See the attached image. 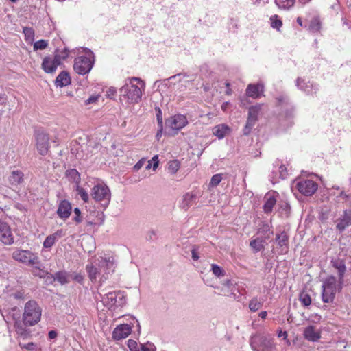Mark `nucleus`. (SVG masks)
Masks as SVG:
<instances>
[{
  "instance_id": "nucleus-62",
  "label": "nucleus",
  "mask_w": 351,
  "mask_h": 351,
  "mask_svg": "<svg viewBox=\"0 0 351 351\" xmlns=\"http://www.w3.org/2000/svg\"><path fill=\"white\" fill-rule=\"evenodd\" d=\"M144 162L143 160H140L138 161L134 166V169L136 170V171H138L143 166Z\"/></svg>"
},
{
  "instance_id": "nucleus-28",
  "label": "nucleus",
  "mask_w": 351,
  "mask_h": 351,
  "mask_svg": "<svg viewBox=\"0 0 351 351\" xmlns=\"http://www.w3.org/2000/svg\"><path fill=\"white\" fill-rule=\"evenodd\" d=\"M230 128L225 124H219L213 128V134L219 139L223 138L230 132Z\"/></svg>"
},
{
  "instance_id": "nucleus-29",
  "label": "nucleus",
  "mask_w": 351,
  "mask_h": 351,
  "mask_svg": "<svg viewBox=\"0 0 351 351\" xmlns=\"http://www.w3.org/2000/svg\"><path fill=\"white\" fill-rule=\"evenodd\" d=\"M23 177L24 174L21 171H13L8 178L9 183L14 186H18L23 182Z\"/></svg>"
},
{
  "instance_id": "nucleus-49",
  "label": "nucleus",
  "mask_w": 351,
  "mask_h": 351,
  "mask_svg": "<svg viewBox=\"0 0 351 351\" xmlns=\"http://www.w3.org/2000/svg\"><path fill=\"white\" fill-rule=\"evenodd\" d=\"M222 180V175L220 173L215 174L211 178L209 185L212 187L217 186Z\"/></svg>"
},
{
  "instance_id": "nucleus-52",
  "label": "nucleus",
  "mask_w": 351,
  "mask_h": 351,
  "mask_svg": "<svg viewBox=\"0 0 351 351\" xmlns=\"http://www.w3.org/2000/svg\"><path fill=\"white\" fill-rule=\"evenodd\" d=\"M155 110L156 112V119L158 123V125L162 128V111L159 107H156Z\"/></svg>"
},
{
  "instance_id": "nucleus-35",
  "label": "nucleus",
  "mask_w": 351,
  "mask_h": 351,
  "mask_svg": "<svg viewBox=\"0 0 351 351\" xmlns=\"http://www.w3.org/2000/svg\"><path fill=\"white\" fill-rule=\"evenodd\" d=\"M53 280L61 285H65L69 282V275L64 271H58L53 275Z\"/></svg>"
},
{
  "instance_id": "nucleus-19",
  "label": "nucleus",
  "mask_w": 351,
  "mask_h": 351,
  "mask_svg": "<svg viewBox=\"0 0 351 351\" xmlns=\"http://www.w3.org/2000/svg\"><path fill=\"white\" fill-rule=\"evenodd\" d=\"M199 194L195 191H191L184 194L180 202V207L187 210L192 205L197 203Z\"/></svg>"
},
{
  "instance_id": "nucleus-7",
  "label": "nucleus",
  "mask_w": 351,
  "mask_h": 351,
  "mask_svg": "<svg viewBox=\"0 0 351 351\" xmlns=\"http://www.w3.org/2000/svg\"><path fill=\"white\" fill-rule=\"evenodd\" d=\"M90 195L95 202L100 203L105 208L110 202L111 192L105 184L99 183L95 185L92 188Z\"/></svg>"
},
{
  "instance_id": "nucleus-23",
  "label": "nucleus",
  "mask_w": 351,
  "mask_h": 351,
  "mask_svg": "<svg viewBox=\"0 0 351 351\" xmlns=\"http://www.w3.org/2000/svg\"><path fill=\"white\" fill-rule=\"evenodd\" d=\"M331 264L334 268H335L338 271V277H339V289H342V284L343 280V276L345 272L346 271V267L344 262L340 259H332L331 261Z\"/></svg>"
},
{
  "instance_id": "nucleus-47",
  "label": "nucleus",
  "mask_w": 351,
  "mask_h": 351,
  "mask_svg": "<svg viewBox=\"0 0 351 351\" xmlns=\"http://www.w3.org/2000/svg\"><path fill=\"white\" fill-rule=\"evenodd\" d=\"M48 45V42L45 40H39L34 43V50L37 51L38 49L43 50L45 49Z\"/></svg>"
},
{
  "instance_id": "nucleus-20",
  "label": "nucleus",
  "mask_w": 351,
  "mask_h": 351,
  "mask_svg": "<svg viewBox=\"0 0 351 351\" xmlns=\"http://www.w3.org/2000/svg\"><path fill=\"white\" fill-rule=\"evenodd\" d=\"M132 328L129 324H124L117 326L113 330L112 338L114 340L125 339L131 333Z\"/></svg>"
},
{
  "instance_id": "nucleus-51",
  "label": "nucleus",
  "mask_w": 351,
  "mask_h": 351,
  "mask_svg": "<svg viewBox=\"0 0 351 351\" xmlns=\"http://www.w3.org/2000/svg\"><path fill=\"white\" fill-rule=\"evenodd\" d=\"M74 213H75V217H73V221L76 223H80L82 221V216L81 215V211L80 210V208H74Z\"/></svg>"
},
{
  "instance_id": "nucleus-38",
  "label": "nucleus",
  "mask_w": 351,
  "mask_h": 351,
  "mask_svg": "<svg viewBox=\"0 0 351 351\" xmlns=\"http://www.w3.org/2000/svg\"><path fill=\"white\" fill-rule=\"evenodd\" d=\"M321 28V23L317 18H313L309 23L308 30L312 32H318Z\"/></svg>"
},
{
  "instance_id": "nucleus-39",
  "label": "nucleus",
  "mask_w": 351,
  "mask_h": 351,
  "mask_svg": "<svg viewBox=\"0 0 351 351\" xmlns=\"http://www.w3.org/2000/svg\"><path fill=\"white\" fill-rule=\"evenodd\" d=\"M269 20H270V23H271V26L274 29H276L278 31H279L280 28L282 25V21L280 20V19L278 17V16L276 14L272 15V16H271Z\"/></svg>"
},
{
  "instance_id": "nucleus-37",
  "label": "nucleus",
  "mask_w": 351,
  "mask_h": 351,
  "mask_svg": "<svg viewBox=\"0 0 351 351\" xmlns=\"http://www.w3.org/2000/svg\"><path fill=\"white\" fill-rule=\"evenodd\" d=\"M295 0H275L277 6L280 9L288 10L293 6Z\"/></svg>"
},
{
  "instance_id": "nucleus-50",
  "label": "nucleus",
  "mask_w": 351,
  "mask_h": 351,
  "mask_svg": "<svg viewBox=\"0 0 351 351\" xmlns=\"http://www.w3.org/2000/svg\"><path fill=\"white\" fill-rule=\"evenodd\" d=\"M99 97H100L99 95H93L84 101V104L86 106H88L90 104H95L98 101V99Z\"/></svg>"
},
{
  "instance_id": "nucleus-58",
  "label": "nucleus",
  "mask_w": 351,
  "mask_h": 351,
  "mask_svg": "<svg viewBox=\"0 0 351 351\" xmlns=\"http://www.w3.org/2000/svg\"><path fill=\"white\" fill-rule=\"evenodd\" d=\"M152 161L153 162V169L155 170L158 166V156L157 155L154 156Z\"/></svg>"
},
{
  "instance_id": "nucleus-24",
  "label": "nucleus",
  "mask_w": 351,
  "mask_h": 351,
  "mask_svg": "<svg viewBox=\"0 0 351 351\" xmlns=\"http://www.w3.org/2000/svg\"><path fill=\"white\" fill-rule=\"evenodd\" d=\"M65 235V233L62 229L58 230L56 232L52 234L47 236L44 242L43 247L47 249H51V247L56 243L58 239L62 238Z\"/></svg>"
},
{
  "instance_id": "nucleus-54",
  "label": "nucleus",
  "mask_w": 351,
  "mask_h": 351,
  "mask_svg": "<svg viewBox=\"0 0 351 351\" xmlns=\"http://www.w3.org/2000/svg\"><path fill=\"white\" fill-rule=\"evenodd\" d=\"M128 346L129 347V348L131 351H139V350H136L137 343L134 340H132V339L128 340Z\"/></svg>"
},
{
  "instance_id": "nucleus-45",
  "label": "nucleus",
  "mask_w": 351,
  "mask_h": 351,
  "mask_svg": "<svg viewBox=\"0 0 351 351\" xmlns=\"http://www.w3.org/2000/svg\"><path fill=\"white\" fill-rule=\"evenodd\" d=\"M23 33L25 40L29 42H32L34 38V31L31 27H25L23 28Z\"/></svg>"
},
{
  "instance_id": "nucleus-34",
  "label": "nucleus",
  "mask_w": 351,
  "mask_h": 351,
  "mask_svg": "<svg viewBox=\"0 0 351 351\" xmlns=\"http://www.w3.org/2000/svg\"><path fill=\"white\" fill-rule=\"evenodd\" d=\"M272 226L267 223H263L258 228V232L264 234V239H268L273 234Z\"/></svg>"
},
{
  "instance_id": "nucleus-60",
  "label": "nucleus",
  "mask_w": 351,
  "mask_h": 351,
  "mask_svg": "<svg viewBox=\"0 0 351 351\" xmlns=\"http://www.w3.org/2000/svg\"><path fill=\"white\" fill-rule=\"evenodd\" d=\"M186 75H183L182 73H179L175 75H173L169 77V80H176L178 79L179 82H181L182 78L184 77Z\"/></svg>"
},
{
  "instance_id": "nucleus-43",
  "label": "nucleus",
  "mask_w": 351,
  "mask_h": 351,
  "mask_svg": "<svg viewBox=\"0 0 351 351\" xmlns=\"http://www.w3.org/2000/svg\"><path fill=\"white\" fill-rule=\"evenodd\" d=\"M69 51L66 49H64L62 50H56L53 56L58 58L60 64L62 61L65 60L69 56Z\"/></svg>"
},
{
  "instance_id": "nucleus-5",
  "label": "nucleus",
  "mask_w": 351,
  "mask_h": 351,
  "mask_svg": "<svg viewBox=\"0 0 351 351\" xmlns=\"http://www.w3.org/2000/svg\"><path fill=\"white\" fill-rule=\"evenodd\" d=\"M86 56L77 57L74 60L73 69L79 75H84L88 73L92 69L95 57L93 53L88 49H85Z\"/></svg>"
},
{
  "instance_id": "nucleus-8",
  "label": "nucleus",
  "mask_w": 351,
  "mask_h": 351,
  "mask_svg": "<svg viewBox=\"0 0 351 351\" xmlns=\"http://www.w3.org/2000/svg\"><path fill=\"white\" fill-rule=\"evenodd\" d=\"M103 304L108 309L115 306H121L126 303L123 292L121 291H110L104 295L100 294Z\"/></svg>"
},
{
  "instance_id": "nucleus-4",
  "label": "nucleus",
  "mask_w": 351,
  "mask_h": 351,
  "mask_svg": "<svg viewBox=\"0 0 351 351\" xmlns=\"http://www.w3.org/2000/svg\"><path fill=\"white\" fill-rule=\"evenodd\" d=\"M250 344L253 351H276L274 338L270 335H254L250 337Z\"/></svg>"
},
{
  "instance_id": "nucleus-46",
  "label": "nucleus",
  "mask_w": 351,
  "mask_h": 351,
  "mask_svg": "<svg viewBox=\"0 0 351 351\" xmlns=\"http://www.w3.org/2000/svg\"><path fill=\"white\" fill-rule=\"evenodd\" d=\"M76 191L84 202H87L88 201L89 195L85 189L80 187L79 185H77Z\"/></svg>"
},
{
  "instance_id": "nucleus-30",
  "label": "nucleus",
  "mask_w": 351,
  "mask_h": 351,
  "mask_svg": "<svg viewBox=\"0 0 351 351\" xmlns=\"http://www.w3.org/2000/svg\"><path fill=\"white\" fill-rule=\"evenodd\" d=\"M14 328L19 338L26 339L30 337V331L27 329L25 325H22L19 321H16L14 323Z\"/></svg>"
},
{
  "instance_id": "nucleus-59",
  "label": "nucleus",
  "mask_w": 351,
  "mask_h": 351,
  "mask_svg": "<svg viewBox=\"0 0 351 351\" xmlns=\"http://www.w3.org/2000/svg\"><path fill=\"white\" fill-rule=\"evenodd\" d=\"M7 96L4 93H0V105H3L5 104L7 100Z\"/></svg>"
},
{
  "instance_id": "nucleus-12",
  "label": "nucleus",
  "mask_w": 351,
  "mask_h": 351,
  "mask_svg": "<svg viewBox=\"0 0 351 351\" xmlns=\"http://www.w3.org/2000/svg\"><path fill=\"white\" fill-rule=\"evenodd\" d=\"M34 135L38 152L42 156L46 155L49 149V135L40 130L36 131Z\"/></svg>"
},
{
  "instance_id": "nucleus-31",
  "label": "nucleus",
  "mask_w": 351,
  "mask_h": 351,
  "mask_svg": "<svg viewBox=\"0 0 351 351\" xmlns=\"http://www.w3.org/2000/svg\"><path fill=\"white\" fill-rule=\"evenodd\" d=\"M265 239L261 238L252 239L250 242V246L254 253H257L265 248Z\"/></svg>"
},
{
  "instance_id": "nucleus-1",
  "label": "nucleus",
  "mask_w": 351,
  "mask_h": 351,
  "mask_svg": "<svg viewBox=\"0 0 351 351\" xmlns=\"http://www.w3.org/2000/svg\"><path fill=\"white\" fill-rule=\"evenodd\" d=\"M116 265L113 256H101L96 265H93V263L88 264L86 270L90 280L95 282L99 277L104 280L108 278V275L114 271Z\"/></svg>"
},
{
  "instance_id": "nucleus-3",
  "label": "nucleus",
  "mask_w": 351,
  "mask_h": 351,
  "mask_svg": "<svg viewBox=\"0 0 351 351\" xmlns=\"http://www.w3.org/2000/svg\"><path fill=\"white\" fill-rule=\"evenodd\" d=\"M42 308L35 300L25 303L23 313V322L25 326H33L38 324L41 318Z\"/></svg>"
},
{
  "instance_id": "nucleus-27",
  "label": "nucleus",
  "mask_w": 351,
  "mask_h": 351,
  "mask_svg": "<svg viewBox=\"0 0 351 351\" xmlns=\"http://www.w3.org/2000/svg\"><path fill=\"white\" fill-rule=\"evenodd\" d=\"M70 83V76L66 71L60 72L55 80V84L57 87H64L69 85Z\"/></svg>"
},
{
  "instance_id": "nucleus-57",
  "label": "nucleus",
  "mask_w": 351,
  "mask_h": 351,
  "mask_svg": "<svg viewBox=\"0 0 351 351\" xmlns=\"http://www.w3.org/2000/svg\"><path fill=\"white\" fill-rule=\"evenodd\" d=\"M223 285L228 288L230 289L231 291H233V288H232V287L234 286L235 283L232 280H227L225 281Z\"/></svg>"
},
{
  "instance_id": "nucleus-44",
  "label": "nucleus",
  "mask_w": 351,
  "mask_h": 351,
  "mask_svg": "<svg viewBox=\"0 0 351 351\" xmlns=\"http://www.w3.org/2000/svg\"><path fill=\"white\" fill-rule=\"evenodd\" d=\"M211 271L213 274L218 278H221L225 275V271L216 264L211 265Z\"/></svg>"
},
{
  "instance_id": "nucleus-61",
  "label": "nucleus",
  "mask_w": 351,
  "mask_h": 351,
  "mask_svg": "<svg viewBox=\"0 0 351 351\" xmlns=\"http://www.w3.org/2000/svg\"><path fill=\"white\" fill-rule=\"evenodd\" d=\"M191 255H192L193 260L197 261L199 259L198 253L195 248H193L191 250Z\"/></svg>"
},
{
  "instance_id": "nucleus-9",
  "label": "nucleus",
  "mask_w": 351,
  "mask_h": 351,
  "mask_svg": "<svg viewBox=\"0 0 351 351\" xmlns=\"http://www.w3.org/2000/svg\"><path fill=\"white\" fill-rule=\"evenodd\" d=\"M12 258L27 266H34L40 263L38 256L29 250L16 249L12 254Z\"/></svg>"
},
{
  "instance_id": "nucleus-41",
  "label": "nucleus",
  "mask_w": 351,
  "mask_h": 351,
  "mask_svg": "<svg viewBox=\"0 0 351 351\" xmlns=\"http://www.w3.org/2000/svg\"><path fill=\"white\" fill-rule=\"evenodd\" d=\"M180 167V164L178 160H171L168 163V171L172 174L177 173Z\"/></svg>"
},
{
  "instance_id": "nucleus-14",
  "label": "nucleus",
  "mask_w": 351,
  "mask_h": 351,
  "mask_svg": "<svg viewBox=\"0 0 351 351\" xmlns=\"http://www.w3.org/2000/svg\"><path fill=\"white\" fill-rule=\"evenodd\" d=\"M261 109V105H256L251 106L248 110V118L243 130V134L247 135L251 132L252 128L255 125L258 119V116Z\"/></svg>"
},
{
  "instance_id": "nucleus-22",
  "label": "nucleus",
  "mask_w": 351,
  "mask_h": 351,
  "mask_svg": "<svg viewBox=\"0 0 351 351\" xmlns=\"http://www.w3.org/2000/svg\"><path fill=\"white\" fill-rule=\"evenodd\" d=\"M277 194L275 191H270L267 193L265 197V203L263 206V211L268 214L272 212L274 206L276 204V197Z\"/></svg>"
},
{
  "instance_id": "nucleus-2",
  "label": "nucleus",
  "mask_w": 351,
  "mask_h": 351,
  "mask_svg": "<svg viewBox=\"0 0 351 351\" xmlns=\"http://www.w3.org/2000/svg\"><path fill=\"white\" fill-rule=\"evenodd\" d=\"M144 88L145 84L142 80L137 77H132L120 88V96L128 103L137 104L141 99L142 90Z\"/></svg>"
},
{
  "instance_id": "nucleus-11",
  "label": "nucleus",
  "mask_w": 351,
  "mask_h": 351,
  "mask_svg": "<svg viewBox=\"0 0 351 351\" xmlns=\"http://www.w3.org/2000/svg\"><path fill=\"white\" fill-rule=\"evenodd\" d=\"M188 124V119L186 116L177 114L171 116L165 121L167 128L173 132V134H178V131L184 128Z\"/></svg>"
},
{
  "instance_id": "nucleus-56",
  "label": "nucleus",
  "mask_w": 351,
  "mask_h": 351,
  "mask_svg": "<svg viewBox=\"0 0 351 351\" xmlns=\"http://www.w3.org/2000/svg\"><path fill=\"white\" fill-rule=\"evenodd\" d=\"M147 239L149 240H154L156 239V232L154 230H150L148 232Z\"/></svg>"
},
{
  "instance_id": "nucleus-48",
  "label": "nucleus",
  "mask_w": 351,
  "mask_h": 351,
  "mask_svg": "<svg viewBox=\"0 0 351 351\" xmlns=\"http://www.w3.org/2000/svg\"><path fill=\"white\" fill-rule=\"evenodd\" d=\"M300 300L301 301L302 304L305 306H308L311 304V298L310 295L306 293H302L300 294Z\"/></svg>"
},
{
  "instance_id": "nucleus-33",
  "label": "nucleus",
  "mask_w": 351,
  "mask_h": 351,
  "mask_svg": "<svg viewBox=\"0 0 351 351\" xmlns=\"http://www.w3.org/2000/svg\"><path fill=\"white\" fill-rule=\"evenodd\" d=\"M66 176L70 182H74L77 185H79L80 182V175L76 169H71L67 170L66 172Z\"/></svg>"
},
{
  "instance_id": "nucleus-63",
  "label": "nucleus",
  "mask_w": 351,
  "mask_h": 351,
  "mask_svg": "<svg viewBox=\"0 0 351 351\" xmlns=\"http://www.w3.org/2000/svg\"><path fill=\"white\" fill-rule=\"evenodd\" d=\"M24 295V293L22 291H17L14 293V296L16 299H23Z\"/></svg>"
},
{
  "instance_id": "nucleus-13",
  "label": "nucleus",
  "mask_w": 351,
  "mask_h": 351,
  "mask_svg": "<svg viewBox=\"0 0 351 351\" xmlns=\"http://www.w3.org/2000/svg\"><path fill=\"white\" fill-rule=\"evenodd\" d=\"M295 86L299 90L308 95H315L319 90V85L317 84L302 77H298L296 79Z\"/></svg>"
},
{
  "instance_id": "nucleus-64",
  "label": "nucleus",
  "mask_w": 351,
  "mask_h": 351,
  "mask_svg": "<svg viewBox=\"0 0 351 351\" xmlns=\"http://www.w3.org/2000/svg\"><path fill=\"white\" fill-rule=\"evenodd\" d=\"M48 336L51 339H55L57 337V332L55 330H51L49 332Z\"/></svg>"
},
{
  "instance_id": "nucleus-16",
  "label": "nucleus",
  "mask_w": 351,
  "mask_h": 351,
  "mask_svg": "<svg viewBox=\"0 0 351 351\" xmlns=\"http://www.w3.org/2000/svg\"><path fill=\"white\" fill-rule=\"evenodd\" d=\"M336 229L340 232H343L347 228L351 226V209H346L343 211L335 221Z\"/></svg>"
},
{
  "instance_id": "nucleus-21",
  "label": "nucleus",
  "mask_w": 351,
  "mask_h": 351,
  "mask_svg": "<svg viewBox=\"0 0 351 351\" xmlns=\"http://www.w3.org/2000/svg\"><path fill=\"white\" fill-rule=\"evenodd\" d=\"M71 211L72 206L68 200L64 199L60 202L57 209V215L60 219H67L70 217Z\"/></svg>"
},
{
  "instance_id": "nucleus-36",
  "label": "nucleus",
  "mask_w": 351,
  "mask_h": 351,
  "mask_svg": "<svg viewBox=\"0 0 351 351\" xmlns=\"http://www.w3.org/2000/svg\"><path fill=\"white\" fill-rule=\"evenodd\" d=\"M263 306V302L257 297H254L249 302V308L252 312L258 311Z\"/></svg>"
},
{
  "instance_id": "nucleus-17",
  "label": "nucleus",
  "mask_w": 351,
  "mask_h": 351,
  "mask_svg": "<svg viewBox=\"0 0 351 351\" xmlns=\"http://www.w3.org/2000/svg\"><path fill=\"white\" fill-rule=\"evenodd\" d=\"M275 243L277 245L278 253L285 254L289 250V236L285 231L276 234Z\"/></svg>"
},
{
  "instance_id": "nucleus-18",
  "label": "nucleus",
  "mask_w": 351,
  "mask_h": 351,
  "mask_svg": "<svg viewBox=\"0 0 351 351\" xmlns=\"http://www.w3.org/2000/svg\"><path fill=\"white\" fill-rule=\"evenodd\" d=\"M0 241L5 245H11L14 243V237L8 224L0 221Z\"/></svg>"
},
{
  "instance_id": "nucleus-26",
  "label": "nucleus",
  "mask_w": 351,
  "mask_h": 351,
  "mask_svg": "<svg viewBox=\"0 0 351 351\" xmlns=\"http://www.w3.org/2000/svg\"><path fill=\"white\" fill-rule=\"evenodd\" d=\"M264 88L261 84H249L246 89V95L253 98L259 97L263 93Z\"/></svg>"
},
{
  "instance_id": "nucleus-53",
  "label": "nucleus",
  "mask_w": 351,
  "mask_h": 351,
  "mask_svg": "<svg viewBox=\"0 0 351 351\" xmlns=\"http://www.w3.org/2000/svg\"><path fill=\"white\" fill-rule=\"evenodd\" d=\"M156 348L154 344L146 343L141 345V351H155Z\"/></svg>"
},
{
  "instance_id": "nucleus-6",
  "label": "nucleus",
  "mask_w": 351,
  "mask_h": 351,
  "mask_svg": "<svg viewBox=\"0 0 351 351\" xmlns=\"http://www.w3.org/2000/svg\"><path fill=\"white\" fill-rule=\"evenodd\" d=\"M322 298L324 303L333 302L337 291L339 289V282L334 276H329L322 282Z\"/></svg>"
},
{
  "instance_id": "nucleus-55",
  "label": "nucleus",
  "mask_w": 351,
  "mask_h": 351,
  "mask_svg": "<svg viewBox=\"0 0 351 351\" xmlns=\"http://www.w3.org/2000/svg\"><path fill=\"white\" fill-rule=\"evenodd\" d=\"M35 271H34V274L40 278H45V271L40 269L37 266L34 267Z\"/></svg>"
},
{
  "instance_id": "nucleus-40",
  "label": "nucleus",
  "mask_w": 351,
  "mask_h": 351,
  "mask_svg": "<svg viewBox=\"0 0 351 351\" xmlns=\"http://www.w3.org/2000/svg\"><path fill=\"white\" fill-rule=\"evenodd\" d=\"M19 346L21 349L26 350L27 351H38L39 350L38 345L33 342H29L28 343H22L19 342Z\"/></svg>"
},
{
  "instance_id": "nucleus-32",
  "label": "nucleus",
  "mask_w": 351,
  "mask_h": 351,
  "mask_svg": "<svg viewBox=\"0 0 351 351\" xmlns=\"http://www.w3.org/2000/svg\"><path fill=\"white\" fill-rule=\"evenodd\" d=\"M278 101L280 105L287 104L289 105V108L285 112V117L287 118L292 117L295 111V108L292 105H289V99L287 97L280 96L278 98Z\"/></svg>"
},
{
  "instance_id": "nucleus-10",
  "label": "nucleus",
  "mask_w": 351,
  "mask_h": 351,
  "mask_svg": "<svg viewBox=\"0 0 351 351\" xmlns=\"http://www.w3.org/2000/svg\"><path fill=\"white\" fill-rule=\"evenodd\" d=\"M293 184L298 191L306 196H311L318 189L317 183L310 179H296Z\"/></svg>"
},
{
  "instance_id": "nucleus-42",
  "label": "nucleus",
  "mask_w": 351,
  "mask_h": 351,
  "mask_svg": "<svg viewBox=\"0 0 351 351\" xmlns=\"http://www.w3.org/2000/svg\"><path fill=\"white\" fill-rule=\"evenodd\" d=\"M278 167L279 176L281 179H285L288 175L286 167L284 165H280L279 161H276L274 164V167Z\"/></svg>"
},
{
  "instance_id": "nucleus-15",
  "label": "nucleus",
  "mask_w": 351,
  "mask_h": 351,
  "mask_svg": "<svg viewBox=\"0 0 351 351\" xmlns=\"http://www.w3.org/2000/svg\"><path fill=\"white\" fill-rule=\"evenodd\" d=\"M59 65L60 64L58 58L49 55L43 58L41 68L46 73H53Z\"/></svg>"
},
{
  "instance_id": "nucleus-25",
  "label": "nucleus",
  "mask_w": 351,
  "mask_h": 351,
  "mask_svg": "<svg viewBox=\"0 0 351 351\" xmlns=\"http://www.w3.org/2000/svg\"><path fill=\"white\" fill-rule=\"evenodd\" d=\"M303 335L306 340L311 342H316L321 338L320 332L313 326L306 327Z\"/></svg>"
}]
</instances>
